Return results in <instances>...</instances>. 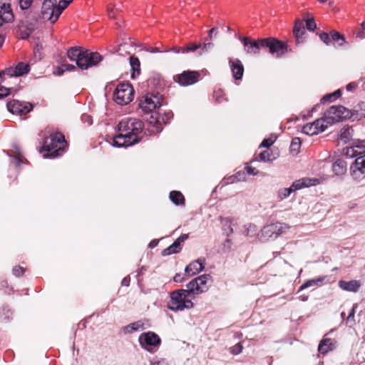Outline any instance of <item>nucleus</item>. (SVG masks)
<instances>
[{
	"label": "nucleus",
	"instance_id": "f3484780",
	"mask_svg": "<svg viewBox=\"0 0 365 365\" xmlns=\"http://www.w3.org/2000/svg\"><path fill=\"white\" fill-rule=\"evenodd\" d=\"M328 126L327 122L325 120L324 117L319 118L311 123H307L302 128L304 133L309 135H317L319 133L324 131Z\"/></svg>",
	"mask_w": 365,
	"mask_h": 365
},
{
	"label": "nucleus",
	"instance_id": "473e14b6",
	"mask_svg": "<svg viewBox=\"0 0 365 365\" xmlns=\"http://www.w3.org/2000/svg\"><path fill=\"white\" fill-rule=\"evenodd\" d=\"M73 0H60L58 5L56 4V16L59 18L63 11L71 3Z\"/></svg>",
	"mask_w": 365,
	"mask_h": 365
},
{
	"label": "nucleus",
	"instance_id": "c85d7f7f",
	"mask_svg": "<svg viewBox=\"0 0 365 365\" xmlns=\"http://www.w3.org/2000/svg\"><path fill=\"white\" fill-rule=\"evenodd\" d=\"M169 198L175 205H185V197L180 191H171L169 195Z\"/></svg>",
	"mask_w": 365,
	"mask_h": 365
},
{
	"label": "nucleus",
	"instance_id": "2f4dec72",
	"mask_svg": "<svg viewBox=\"0 0 365 365\" xmlns=\"http://www.w3.org/2000/svg\"><path fill=\"white\" fill-rule=\"evenodd\" d=\"M341 92L340 89L336 90V91L325 95L322 99L321 102L325 103L327 102H332L336 99L339 98L341 96Z\"/></svg>",
	"mask_w": 365,
	"mask_h": 365
},
{
	"label": "nucleus",
	"instance_id": "423d86ee",
	"mask_svg": "<svg viewBox=\"0 0 365 365\" xmlns=\"http://www.w3.org/2000/svg\"><path fill=\"white\" fill-rule=\"evenodd\" d=\"M262 48H267L269 52L277 58L281 57L288 51V45L286 42L273 37L262 38Z\"/></svg>",
	"mask_w": 365,
	"mask_h": 365
},
{
	"label": "nucleus",
	"instance_id": "603ef678",
	"mask_svg": "<svg viewBox=\"0 0 365 365\" xmlns=\"http://www.w3.org/2000/svg\"><path fill=\"white\" fill-rule=\"evenodd\" d=\"M325 278H326V277H317V278H315L313 279L316 282V286H319L323 283Z\"/></svg>",
	"mask_w": 365,
	"mask_h": 365
},
{
	"label": "nucleus",
	"instance_id": "09e8293b",
	"mask_svg": "<svg viewBox=\"0 0 365 365\" xmlns=\"http://www.w3.org/2000/svg\"><path fill=\"white\" fill-rule=\"evenodd\" d=\"M358 85L355 82H351L346 86L347 91H353L356 89Z\"/></svg>",
	"mask_w": 365,
	"mask_h": 365
},
{
	"label": "nucleus",
	"instance_id": "a19ab883",
	"mask_svg": "<svg viewBox=\"0 0 365 365\" xmlns=\"http://www.w3.org/2000/svg\"><path fill=\"white\" fill-rule=\"evenodd\" d=\"M200 43H190L183 47L182 53H187L190 51H195L197 48H200Z\"/></svg>",
	"mask_w": 365,
	"mask_h": 365
},
{
	"label": "nucleus",
	"instance_id": "338daca9",
	"mask_svg": "<svg viewBox=\"0 0 365 365\" xmlns=\"http://www.w3.org/2000/svg\"><path fill=\"white\" fill-rule=\"evenodd\" d=\"M215 30H216V29H215V28H212V29H211L210 30V34H209V36H210V38H212V33H213L214 31H215Z\"/></svg>",
	"mask_w": 365,
	"mask_h": 365
},
{
	"label": "nucleus",
	"instance_id": "0e129e2a",
	"mask_svg": "<svg viewBox=\"0 0 365 365\" xmlns=\"http://www.w3.org/2000/svg\"><path fill=\"white\" fill-rule=\"evenodd\" d=\"M16 161H17V165H20V164H21V163L22 162V160H21V157H20V156H16Z\"/></svg>",
	"mask_w": 365,
	"mask_h": 365
},
{
	"label": "nucleus",
	"instance_id": "79ce46f5",
	"mask_svg": "<svg viewBox=\"0 0 365 365\" xmlns=\"http://www.w3.org/2000/svg\"><path fill=\"white\" fill-rule=\"evenodd\" d=\"M242 349L243 346L241 343H237V344L230 348V353L234 355L240 354L242 351Z\"/></svg>",
	"mask_w": 365,
	"mask_h": 365
},
{
	"label": "nucleus",
	"instance_id": "c9c22d12",
	"mask_svg": "<svg viewBox=\"0 0 365 365\" xmlns=\"http://www.w3.org/2000/svg\"><path fill=\"white\" fill-rule=\"evenodd\" d=\"M301 147V140L299 138H294L292 140L290 145V151L294 154H297L299 152Z\"/></svg>",
	"mask_w": 365,
	"mask_h": 365
},
{
	"label": "nucleus",
	"instance_id": "c03bdc74",
	"mask_svg": "<svg viewBox=\"0 0 365 365\" xmlns=\"http://www.w3.org/2000/svg\"><path fill=\"white\" fill-rule=\"evenodd\" d=\"M24 268L21 266H15L12 269V272L16 277L22 276L24 274Z\"/></svg>",
	"mask_w": 365,
	"mask_h": 365
},
{
	"label": "nucleus",
	"instance_id": "5fc2aeb1",
	"mask_svg": "<svg viewBox=\"0 0 365 365\" xmlns=\"http://www.w3.org/2000/svg\"><path fill=\"white\" fill-rule=\"evenodd\" d=\"M146 51L150 53H157V52H161L159 48L158 47H148L146 48Z\"/></svg>",
	"mask_w": 365,
	"mask_h": 365
},
{
	"label": "nucleus",
	"instance_id": "f8f14e48",
	"mask_svg": "<svg viewBox=\"0 0 365 365\" xmlns=\"http://www.w3.org/2000/svg\"><path fill=\"white\" fill-rule=\"evenodd\" d=\"M211 277L208 274L201 275L192 279L187 284L191 294H199L208 289L207 282Z\"/></svg>",
	"mask_w": 365,
	"mask_h": 365
},
{
	"label": "nucleus",
	"instance_id": "e433bc0d",
	"mask_svg": "<svg viewBox=\"0 0 365 365\" xmlns=\"http://www.w3.org/2000/svg\"><path fill=\"white\" fill-rule=\"evenodd\" d=\"M272 231L273 232H277V234H282L286 231L289 228V227L280 222H277L271 225Z\"/></svg>",
	"mask_w": 365,
	"mask_h": 365
},
{
	"label": "nucleus",
	"instance_id": "dca6fc26",
	"mask_svg": "<svg viewBox=\"0 0 365 365\" xmlns=\"http://www.w3.org/2000/svg\"><path fill=\"white\" fill-rule=\"evenodd\" d=\"M319 38L326 45L329 46L331 43L334 46H341L346 43L345 37L343 34L336 31H331L330 33L322 32L319 34Z\"/></svg>",
	"mask_w": 365,
	"mask_h": 365
},
{
	"label": "nucleus",
	"instance_id": "4d7b16f0",
	"mask_svg": "<svg viewBox=\"0 0 365 365\" xmlns=\"http://www.w3.org/2000/svg\"><path fill=\"white\" fill-rule=\"evenodd\" d=\"M152 365H168V364L163 359L153 362Z\"/></svg>",
	"mask_w": 365,
	"mask_h": 365
},
{
	"label": "nucleus",
	"instance_id": "412c9836",
	"mask_svg": "<svg viewBox=\"0 0 365 365\" xmlns=\"http://www.w3.org/2000/svg\"><path fill=\"white\" fill-rule=\"evenodd\" d=\"M205 264V258L197 259V260H195L194 262L188 264L185 267V271L187 275L193 276L195 274H197L204 269Z\"/></svg>",
	"mask_w": 365,
	"mask_h": 365
},
{
	"label": "nucleus",
	"instance_id": "5701e85b",
	"mask_svg": "<svg viewBox=\"0 0 365 365\" xmlns=\"http://www.w3.org/2000/svg\"><path fill=\"white\" fill-rule=\"evenodd\" d=\"M229 63L230 65L234 78L235 80H241L244 73V66L242 62L238 59H230L229 61Z\"/></svg>",
	"mask_w": 365,
	"mask_h": 365
},
{
	"label": "nucleus",
	"instance_id": "8fccbe9b",
	"mask_svg": "<svg viewBox=\"0 0 365 365\" xmlns=\"http://www.w3.org/2000/svg\"><path fill=\"white\" fill-rule=\"evenodd\" d=\"M246 170L250 175H255L258 173V170L254 167L248 166Z\"/></svg>",
	"mask_w": 365,
	"mask_h": 365
},
{
	"label": "nucleus",
	"instance_id": "6ab92c4d",
	"mask_svg": "<svg viewBox=\"0 0 365 365\" xmlns=\"http://www.w3.org/2000/svg\"><path fill=\"white\" fill-rule=\"evenodd\" d=\"M245 51L250 55H258L260 53V49L262 48V38L255 40L249 36H245L240 38Z\"/></svg>",
	"mask_w": 365,
	"mask_h": 365
},
{
	"label": "nucleus",
	"instance_id": "de8ad7c7",
	"mask_svg": "<svg viewBox=\"0 0 365 365\" xmlns=\"http://www.w3.org/2000/svg\"><path fill=\"white\" fill-rule=\"evenodd\" d=\"M232 246V242L230 240L227 239L223 244V251L224 252H229L231 250Z\"/></svg>",
	"mask_w": 365,
	"mask_h": 365
},
{
	"label": "nucleus",
	"instance_id": "2eb2a0df",
	"mask_svg": "<svg viewBox=\"0 0 365 365\" xmlns=\"http://www.w3.org/2000/svg\"><path fill=\"white\" fill-rule=\"evenodd\" d=\"M57 0H44L41 7V15L44 20L55 23L58 17L56 16V4Z\"/></svg>",
	"mask_w": 365,
	"mask_h": 365
},
{
	"label": "nucleus",
	"instance_id": "ea45409f",
	"mask_svg": "<svg viewBox=\"0 0 365 365\" xmlns=\"http://www.w3.org/2000/svg\"><path fill=\"white\" fill-rule=\"evenodd\" d=\"M19 2V7L22 10L28 9L32 5L34 0H16Z\"/></svg>",
	"mask_w": 365,
	"mask_h": 365
},
{
	"label": "nucleus",
	"instance_id": "9b49d317",
	"mask_svg": "<svg viewBox=\"0 0 365 365\" xmlns=\"http://www.w3.org/2000/svg\"><path fill=\"white\" fill-rule=\"evenodd\" d=\"M162 105V96L159 93H148L140 100L139 106L146 113L151 112L153 110L160 108Z\"/></svg>",
	"mask_w": 365,
	"mask_h": 365
},
{
	"label": "nucleus",
	"instance_id": "f03ea898",
	"mask_svg": "<svg viewBox=\"0 0 365 365\" xmlns=\"http://www.w3.org/2000/svg\"><path fill=\"white\" fill-rule=\"evenodd\" d=\"M67 56L71 61H75L77 66L86 70L97 66L102 60L103 56L98 52H92L82 47H72L67 51Z\"/></svg>",
	"mask_w": 365,
	"mask_h": 365
},
{
	"label": "nucleus",
	"instance_id": "bf43d9fd",
	"mask_svg": "<svg viewBox=\"0 0 365 365\" xmlns=\"http://www.w3.org/2000/svg\"><path fill=\"white\" fill-rule=\"evenodd\" d=\"M354 309H352L351 310L350 313L349 314V316H348V317H347V319H346V321H347V322H349V321H350V319H354Z\"/></svg>",
	"mask_w": 365,
	"mask_h": 365
},
{
	"label": "nucleus",
	"instance_id": "58836bf2",
	"mask_svg": "<svg viewBox=\"0 0 365 365\" xmlns=\"http://www.w3.org/2000/svg\"><path fill=\"white\" fill-rule=\"evenodd\" d=\"M354 34L356 38L360 39L365 38V21L361 23V28H359L354 31Z\"/></svg>",
	"mask_w": 365,
	"mask_h": 365
},
{
	"label": "nucleus",
	"instance_id": "a878e982",
	"mask_svg": "<svg viewBox=\"0 0 365 365\" xmlns=\"http://www.w3.org/2000/svg\"><path fill=\"white\" fill-rule=\"evenodd\" d=\"M0 16L6 23L13 21L14 15L11 8L10 3H2L0 6Z\"/></svg>",
	"mask_w": 365,
	"mask_h": 365
},
{
	"label": "nucleus",
	"instance_id": "20e7f679",
	"mask_svg": "<svg viewBox=\"0 0 365 365\" xmlns=\"http://www.w3.org/2000/svg\"><path fill=\"white\" fill-rule=\"evenodd\" d=\"M191 292L187 289H178L170 293V300L168 304V308L172 311H182L185 309H190L194 306L190 298Z\"/></svg>",
	"mask_w": 365,
	"mask_h": 365
},
{
	"label": "nucleus",
	"instance_id": "a211bd4d",
	"mask_svg": "<svg viewBox=\"0 0 365 365\" xmlns=\"http://www.w3.org/2000/svg\"><path fill=\"white\" fill-rule=\"evenodd\" d=\"M139 342L143 348L150 351V346L156 347L160 346L161 339L157 334L153 331H148L140 334L139 336Z\"/></svg>",
	"mask_w": 365,
	"mask_h": 365
},
{
	"label": "nucleus",
	"instance_id": "b1692460",
	"mask_svg": "<svg viewBox=\"0 0 365 365\" xmlns=\"http://www.w3.org/2000/svg\"><path fill=\"white\" fill-rule=\"evenodd\" d=\"M336 341L329 338L323 339L319 344L318 351L322 354H326L332 351L336 346Z\"/></svg>",
	"mask_w": 365,
	"mask_h": 365
},
{
	"label": "nucleus",
	"instance_id": "39448f33",
	"mask_svg": "<svg viewBox=\"0 0 365 365\" xmlns=\"http://www.w3.org/2000/svg\"><path fill=\"white\" fill-rule=\"evenodd\" d=\"M30 70V66L28 63L23 62L19 63L15 68H9L5 71L0 72V99L7 96L9 94V88L1 85L4 81V76L7 75L9 77L20 76L27 73Z\"/></svg>",
	"mask_w": 365,
	"mask_h": 365
},
{
	"label": "nucleus",
	"instance_id": "aec40b11",
	"mask_svg": "<svg viewBox=\"0 0 365 365\" xmlns=\"http://www.w3.org/2000/svg\"><path fill=\"white\" fill-rule=\"evenodd\" d=\"M188 238L187 234L180 236L170 246L164 249L161 255L163 256L170 255L171 254L178 253L182 249V244Z\"/></svg>",
	"mask_w": 365,
	"mask_h": 365
},
{
	"label": "nucleus",
	"instance_id": "0eeeda50",
	"mask_svg": "<svg viewBox=\"0 0 365 365\" xmlns=\"http://www.w3.org/2000/svg\"><path fill=\"white\" fill-rule=\"evenodd\" d=\"M351 110L342 106H332L324 113L325 120L329 125L339 122L347 118H351Z\"/></svg>",
	"mask_w": 365,
	"mask_h": 365
},
{
	"label": "nucleus",
	"instance_id": "3c124183",
	"mask_svg": "<svg viewBox=\"0 0 365 365\" xmlns=\"http://www.w3.org/2000/svg\"><path fill=\"white\" fill-rule=\"evenodd\" d=\"M62 67H63L66 71H73L76 68L75 66H73L72 64H67V63L63 64Z\"/></svg>",
	"mask_w": 365,
	"mask_h": 365
},
{
	"label": "nucleus",
	"instance_id": "774afa93",
	"mask_svg": "<svg viewBox=\"0 0 365 365\" xmlns=\"http://www.w3.org/2000/svg\"><path fill=\"white\" fill-rule=\"evenodd\" d=\"M211 46H212V43H205L204 48H207V47L210 48Z\"/></svg>",
	"mask_w": 365,
	"mask_h": 365
},
{
	"label": "nucleus",
	"instance_id": "7ed1b4c3",
	"mask_svg": "<svg viewBox=\"0 0 365 365\" xmlns=\"http://www.w3.org/2000/svg\"><path fill=\"white\" fill-rule=\"evenodd\" d=\"M66 146L67 142L64 135L60 132H56L43 138L39 152L44 158H56L63 154Z\"/></svg>",
	"mask_w": 365,
	"mask_h": 365
},
{
	"label": "nucleus",
	"instance_id": "4be33fe9",
	"mask_svg": "<svg viewBox=\"0 0 365 365\" xmlns=\"http://www.w3.org/2000/svg\"><path fill=\"white\" fill-rule=\"evenodd\" d=\"M293 34L296 39V43L299 44L304 41V34H306L304 22L297 19L295 21L294 26L293 28Z\"/></svg>",
	"mask_w": 365,
	"mask_h": 365
},
{
	"label": "nucleus",
	"instance_id": "c756f323",
	"mask_svg": "<svg viewBox=\"0 0 365 365\" xmlns=\"http://www.w3.org/2000/svg\"><path fill=\"white\" fill-rule=\"evenodd\" d=\"M332 169L336 175H342L346 171V163L343 160H337L334 163Z\"/></svg>",
	"mask_w": 365,
	"mask_h": 365
},
{
	"label": "nucleus",
	"instance_id": "393cba45",
	"mask_svg": "<svg viewBox=\"0 0 365 365\" xmlns=\"http://www.w3.org/2000/svg\"><path fill=\"white\" fill-rule=\"evenodd\" d=\"M361 285V282L359 280H340L339 282V287L341 289L347 292H356L360 288Z\"/></svg>",
	"mask_w": 365,
	"mask_h": 365
},
{
	"label": "nucleus",
	"instance_id": "49530a36",
	"mask_svg": "<svg viewBox=\"0 0 365 365\" xmlns=\"http://www.w3.org/2000/svg\"><path fill=\"white\" fill-rule=\"evenodd\" d=\"M274 143V140H272L271 138H266L264 139L262 142L260 147L264 148H269Z\"/></svg>",
	"mask_w": 365,
	"mask_h": 365
},
{
	"label": "nucleus",
	"instance_id": "72a5a7b5",
	"mask_svg": "<svg viewBox=\"0 0 365 365\" xmlns=\"http://www.w3.org/2000/svg\"><path fill=\"white\" fill-rule=\"evenodd\" d=\"M213 98L218 103H221L223 101H227V98L225 97V93L221 88L215 89L213 91Z\"/></svg>",
	"mask_w": 365,
	"mask_h": 365
},
{
	"label": "nucleus",
	"instance_id": "f704fd0d",
	"mask_svg": "<svg viewBox=\"0 0 365 365\" xmlns=\"http://www.w3.org/2000/svg\"><path fill=\"white\" fill-rule=\"evenodd\" d=\"M143 323L138 321L125 327V329L128 332L131 333L133 331H138L140 329H143Z\"/></svg>",
	"mask_w": 365,
	"mask_h": 365
},
{
	"label": "nucleus",
	"instance_id": "a18cd8bd",
	"mask_svg": "<svg viewBox=\"0 0 365 365\" xmlns=\"http://www.w3.org/2000/svg\"><path fill=\"white\" fill-rule=\"evenodd\" d=\"M312 286H316V282H314V280L312 279H309L308 281H307L306 282H304L299 289V291H302L307 287H312Z\"/></svg>",
	"mask_w": 365,
	"mask_h": 365
},
{
	"label": "nucleus",
	"instance_id": "37998d69",
	"mask_svg": "<svg viewBox=\"0 0 365 365\" xmlns=\"http://www.w3.org/2000/svg\"><path fill=\"white\" fill-rule=\"evenodd\" d=\"M306 26L308 30L311 31H314V29L317 28V24L314 18H310L306 20Z\"/></svg>",
	"mask_w": 365,
	"mask_h": 365
},
{
	"label": "nucleus",
	"instance_id": "6e6552de",
	"mask_svg": "<svg viewBox=\"0 0 365 365\" xmlns=\"http://www.w3.org/2000/svg\"><path fill=\"white\" fill-rule=\"evenodd\" d=\"M134 90L128 83H119L114 91V101L120 105H126L133 99Z\"/></svg>",
	"mask_w": 365,
	"mask_h": 365
},
{
	"label": "nucleus",
	"instance_id": "1a4fd4ad",
	"mask_svg": "<svg viewBox=\"0 0 365 365\" xmlns=\"http://www.w3.org/2000/svg\"><path fill=\"white\" fill-rule=\"evenodd\" d=\"M346 154L351 157H356L352 169L354 173L356 170L364 173L365 172V147L356 145L347 149Z\"/></svg>",
	"mask_w": 365,
	"mask_h": 365
},
{
	"label": "nucleus",
	"instance_id": "ddd939ff",
	"mask_svg": "<svg viewBox=\"0 0 365 365\" xmlns=\"http://www.w3.org/2000/svg\"><path fill=\"white\" fill-rule=\"evenodd\" d=\"M200 77V73L196 71H184L180 74L175 75L173 80L181 86H188L197 83Z\"/></svg>",
	"mask_w": 365,
	"mask_h": 365
},
{
	"label": "nucleus",
	"instance_id": "cd10ccee",
	"mask_svg": "<svg viewBox=\"0 0 365 365\" xmlns=\"http://www.w3.org/2000/svg\"><path fill=\"white\" fill-rule=\"evenodd\" d=\"M129 61L132 71L131 77L135 78L136 75L138 76L140 73V60L137 56L132 55L129 58Z\"/></svg>",
	"mask_w": 365,
	"mask_h": 365
},
{
	"label": "nucleus",
	"instance_id": "69168bd1",
	"mask_svg": "<svg viewBox=\"0 0 365 365\" xmlns=\"http://www.w3.org/2000/svg\"><path fill=\"white\" fill-rule=\"evenodd\" d=\"M4 41V36L0 35V47L2 46Z\"/></svg>",
	"mask_w": 365,
	"mask_h": 365
},
{
	"label": "nucleus",
	"instance_id": "052dcab7",
	"mask_svg": "<svg viewBox=\"0 0 365 365\" xmlns=\"http://www.w3.org/2000/svg\"><path fill=\"white\" fill-rule=\"evenodd\" d=\"M64 71H66L65 68L63 67H58L57 68V74L58 75H62Z\"/></svg>",
	"mask_w": 365,
	"mask_h": 365
},
{
	"label": "nucleus",
	"instance_id": "4c0bfd02",
	"mask_svg": "<svg viewBox=\"0 0 365 365\" xmlns=\"http://www.w3.org/2000/svg\"><path fill=\"white\" fill-rule=\"evenodd\" d=\"M258 158L260 160L264 161V162L272 161L275 158L269 150H266L261 152L259 154Z\"/></svg>",
	"mask_w": 365,
	"mask_h": 365
},
{
	"label": "nucleus",
	"instance_id": "4468645a",
	"mask_svg": "<svg viewBox=\"0 0 365 365\" xmlns=\"http://www.w3.org/2000/svg\"><path fill=\"white\" fill-rule=\"evenodd\" d=\"M7 109L14 115H24L33 109V105L28 102H21L17 100H12L7 103Z\"/></svg>",
	"mask_w": 365,
	"mask_h": 365
},
{
	"label": "nucleus",
	"instance_id": "bb28decb",
	"mask_svg": "<svg viewBox=\"0 0 365 365\" xmlns=\"http://www.w3.org/2000/svg\"><path fill=\"white\" fill-rule=\"evenodd\" d=\"M351 110V116L354 120H359L365 118V101H361L354 107Z\"/></svg>",
	"mask_w": 365,
	"mask_h": 365
},
{
	"label": "nucleus",
	"instance_id": "6e6d98bb",
	"mask_svg": "<svg viewBox=\"0 0 365 365\" xmlns=\"http://www.w3.org/2000/svg\"><path fill=\"white\" fill-rule=\"evenodd\" d=\"M173 280L175 282H182L183 279L180 274H176L173 277Z\"/></svg>",
	"mask_w": 365,
	"mask_h": 365
},
{
	"label": "nucleus",
	"instance_id": "9d476101",
	"mask_svg": "<svg viewBox=\"0 0 365 365\" xmlns=\"http://www.w3.org/2000/svg\"><path fill=\"white\" fill-rule=\"evenodd\" d=\"M317 180L315 179L303 178L294 181L292 185L288 188H282L278 191V198L279 200H284L289 197L292 192L303 187H307L311 185H314L315 182Z\"/></svg>",
	"mask_w": 365,
	"mask_h": 365
},
{
	"label": "nucleus",
	"instance_id": "e2e57ef3",
	"mask_svg": "<svg viewBox=\"0 0 365 365\" xmlns=\"http://www.w3.org/2000/svg\"><path fill=\"white\" fill-rule=\"evenodd\" d=\"M158 242L156 240H153L150 242L149 246L150 247H154L158 245Z\"/></svg>",
	"mask_w": 365,
	"mask_h": 365
},
{
	"label": "nucleus",
	"instance_id": "13d9d810",
	"mask_svg": "<svg viewBox=\"0 0 365 365\" xmlns=\"http://www.w3.org/2000/svg\"><path fill=\"white\" fill-rule=\"evenodd\" d=\"M182 50H183V47H177V46H175V47H173L172 48V51L175 52V53H182Z\"/></svg>",
	"mask_w": 365,
	"mask_h": 365
},
{
	"label": "nucleus",
	"instance_id": "864d4df0",
	"mask_svg": "<svg viewBox=\"0 0 365 365\" xmlns=\"http://www.w3.org/2000/svg\"><path fill=\"white\" fill-rule=\"evenodd\" d=\"M130 279L129 277H125L122 279L121 284L122 286L128 287L130 284Z\"/></svg>",
	"mask_w": 365,
	"mask_h": 365
},
{
	"label": "nucleus",
	"instance_id": "7c9ffc66",
	"mask_svg": "<svg viewBox=\"0 0 365 365\" xmlns=\"http://www.w3.org/2000/svg\"><path fill=\"white\" fill-rule=\"evenodd\" d=\"M354 130L350 126H344L339 133V138L344 143H347L352 136Z\"/></svg>",
	"mask_w": 365,
	"mask_h": 365
},
{
	"label": "nucleus",
	"instance_id": "f257e3e1",
	"mask_svg": "<svg viewBox=\"0 0 365 365\" xmlns=\"http://www.w3.org/2000/svg\"><path fill=\"white\" fill-rule=\"evenodd\" d=\"M143 128L144 123L140 119H122L118 125V134L113 138V145L117 147H128L139 143Z\"/></svg>",
	"mask_w": 365,
	"mask_h": 365
},
{
	"label": "nucleus",
	"instance_id": "680f3d73",
	"mask_svg": "<svg viewBox=\"0 0 365 365\" xmlns=\"http://www.w3.org/2000/svg\"><path fill=\"white\" fill-rule=\"evenodd\" d=\"M154 123H155V124L157 125V128H156V129H157V130H158V131H160V130H162L161 125H160V122H159V120H157V119H156V120L154 121Z\"/></svg>",
	"mask_w": 365,
	"mask_h": 365
}]
</instances>
